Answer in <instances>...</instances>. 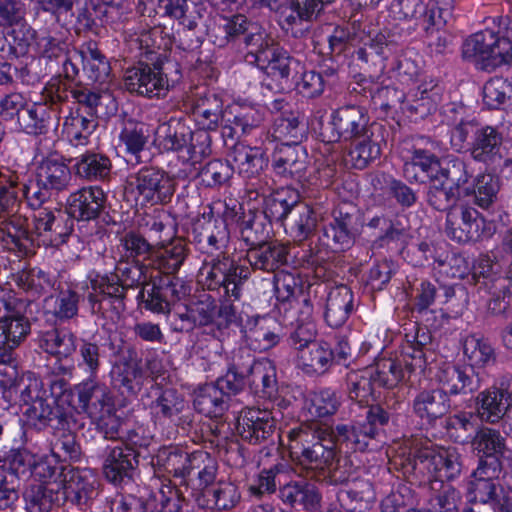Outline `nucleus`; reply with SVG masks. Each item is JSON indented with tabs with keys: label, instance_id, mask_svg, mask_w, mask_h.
<instances>
[{
	"label": "nucleus",
	"instance_id": "f257e3e1",
	"mask_svg": "<svg viewBox=\"0 0 512 512\" xmlns=\"http://www.w3.org/2000/svg\"><path fill=\"white\" fill-rule=\"evenodd\" d=\"M153 245L141 234L129 231L120 239L114 251L115 276L97 275L87 285V298L93 312L102 310V303L109 301L117 312L124 310L125 287L145 282L140 263L152 258Z\"/></svg>",
	"mask_w": 512,
	"mask_h": 512
},
{
	"label": "nucleus",
	"instance_id": "f03ea898",
	"mask_svg": "<svg viewBox=\"0 0 512 512\" xmlns=\"http://www.w3.org/2000/svg\"><path fill=\"white\" fill-rule=\"evenodd\" d=\"M74 392L78 397L81 411L96 423L105 438L116 437L121 420L116 415V407L110 389L104 383L96 380V377H92L75 385Z\"/></svg>",
	"mask_w": 512,
	"mask_h": 512
},
{
	"label": "nucleus",
	"instance_id": "7ed1b4c3",
	"mask_svg": "<svg viewBox=\"0 0 512 512\" xmlns=\"http://www.w3.org/2000/svg\"><path fill=\"white\" fill-rule=\"evenodd\" d=\"M20 397L28 406L25 411L28 422L33 426H44L51 420L54 406L65 411L71 392L63 389L62 383H53L51 392L44 388L43 382L33 373H25L19 383Z\"/></svg>",
	"mask_w": 512,
	"mask_h": 512
},
{
	"label": "nucleus",
	"instance_id": "20e7f679",
	"mask_svg": "<svg viewBox=\"0 0 512 512\" xmlns=\"http://www.w3.org/2000/svg\"><path fill=\"white\" fill-rule=\"evenodd\" d=\"M309 435L317 441L311 447L303 449V462L311 469L326 473L332 483L348 481L350 466L346 458L338 455L333 427L311 426Z\"/></svg>",
	"mask_w": 512,
	"mask_h": 512
},
{
	"label": "nucleus",
	"instance_id": "39448f33",
	"mask_svg": "<svg viewBox=\"0 0 512 512\" xmlns=\"http://www.w3.org/2000/svg\"><path fill=\"white\" fill-rule=\"evenodd\" d=\"M507 36L499 37L486 30L478 32L465 40L462 47L463 57L472 61L477 68L493 69L503 63L512 64V21L507 16L503 19Z\"/></svg>",
	"mask_w": 512,
	"mask_h": 512
},
{
	"label": "nucleus",
	"instance_id": "423d86ee",
	"mask_svg": "<svg viewBox=\"0 0 512 512\" xmlns=\"http://www.w3.org/2000/svg\"><path fill=\"white\" fill-rule=\"evenodd\" d=\"M155 141L165 150H186L193 162L200 161L209 152L207 132H193L183 121L171 118L161 123L155 131Z\"/></svg>",
	"mask_w": 512,
	"mask_h": 512
},
{
	"label": "nucleus",
	"instance_id": "0eeeda50",
	"mask_svg": "<svg viewBox=\"0 0 512 512\" xmlns=\"http://www.w3.org/2000/svg\"><path fill=\"white\" fill-rule=\"evenodd\" d=\"M408 460L420 471H427L434 480L432 489L438 482L450 481L461 473L460 455L455 448H433L430 446L410 447Z\"/></svg>",
	"mask_w": 512,
	"mask_h": 512
},
{
	"label": "nucleus",
	"instance_id": "6e6552de",
	"mask_svg": "<svg viewBox=\"0 0 512 512\" xmlns=\"http://www.w3.org/2000/svg\"><path fill=\"white\" fill-rule=\"evenodd\" d=\"M340 406L341 398L331 388L308 392L301 409L303 423L288 432L289 440L307 442L311 426H327L322 421L335 415Z\"/></svg>",
	"mask_w": 512,
	"mask_h": 512
},
{
	"label": "nucleus",
	"instance_id": "1a4fd4ad",
	"mask_svg": "<svg viewBox=\"0 0 512 512\" xmlns=\"http://www.w3.org/2000/svg\"><path fill=\"white\" fill-rule=\"evenodd\" d=\"M248 276L247 267L235 265L233 260L223 256L203 263L198 272V282L208 290L223 287L227 296L238 300L242 285Z\"/></svg>",
	"mask_w": 512,
	"mask_h": 512
},
{
	"label": "nucleus",
	"instance_id": "9d476101",
	"mask_svg": "<svg viewBox=\"0 0 512 512\" xmlns=\"http://www.w3.org/2000/svg\"><path fill=\"white\" fill-rule=\"evenodd\" d=\"M128 186L141 205H163L175 192L174 179L163 170L142 168L128 178Z\"/></svg>",
	"mask_w": 512,
	"mask_h": 512
},
{
	"label": "nucleus",
	"instance_id": "9b49d317",
	"mask_svg": "<svg viewBox=\"0 0 512 512\" xmlns=\"http://www.w3.org/2000/svg\"><path fill=\"white\" fill-rule=\"evenodd\" d=\"M49 191L39 184L38 179L19 185V176L7 169L0 170V214L14 213L22 197L34 210L42 209V204L49 198Z\"/></svg>",
	"mask_w": 512,
	"mask_h": 512
},
{
	"label": "nucleus",
	"instance_id": "f8f14e48",
	"mask_svg": "<svg viewBox=\"0 0 512 512\" xmlns=\"http://www.w3.org/2000/svg\"><path fill=\"white\" fill-rule=\"evenodd\" d=\"M253 42L252 52H247L246 60L255 63L261 70L276 80L288 79L292 69L299 63L289 53L276 44L268 34L258 36Z\"/></svg>",
	"mask_w": 512,
	"mask_h": 512
},
{
	"label": "nucleus",
	"instance_id": "ddd939ff",
	"mask_svg": "<svg viewBox=\"0 0 512 512\" xmlns=\"http://www.w3.org/2000/svg\"><path fill=\"white\" fill-rule=\"evenodd\" d=\"M426 360L419 349L402 354V360L381 359L375 365L366 368L375 387L392 389L416 371H423Z\"/></svg>",
	"mask_w": 512,
	"mask_h": 512
},
{
	"label": "nucleus",
	"instance_id": "4468645a",
	"mask_svg": "<svg viewBox=\"0 0 512 512\" xmlns=\"http://www.w3.org/2000/svg\"><path fill=\"white\" fill-rule=\"evenodd\" d=\"M493 233L492 224L473 207L462 206L459 210H449L447 213L446 234L458 243L488 238Z\"/></svg>",
	"mask_w": 512,
	"mask_h": 512
},
{
	"label": "nucleus",
	"instance_id": "2eb2a0df",
	"mask_svg": "<svg viewBox=\"0 0 512 512\" xmlns=\"http://www.w3.org/2000/svg\"><path fill=\"white\" fill-rule=\"evenodd\" d=\"M279 416L275 409L244 408L236 418V431L243 440L260 443L274 433Z\"/></svg>",
	"mask_w": 512,
	"mask_h": 512
},
{
	"label": "nucleus",
	"instance_id": "dca6fc26",
	"mask_svg": "<svg viewBox=\"0 0 512 512\" xmlns=\"http://www.w3.org/2000/svg\"><path fill=\"white\" fill-rule=\"evenodd\" d=\"M124 86L129 92L148 98L164 97L170 89L168 77L161 67L148 64L127 69L124 75Z\"/></svg>",
	"mask_w": 512,
	"mask_h": 512
},
{
	"label": "nucleus",
	"instance_id": "f3484780",
	"mask_svg": "<svg viewBox=\"0 0 512 512\" xmlns=\"http://www.w3.org/2000/svg\"><path fill=\"white\" fill-rule=\"evenodd\" d=\"M330 125L332 132L327 137L329 142L352 141L369 132L368 117L362 108L354 105L341 107L334 111L331 115Z\"/></svg>",
	"mask_w": 512,
	"mask_h": 512
},
{
	"label": "nucleus",
	"instance_id": "a211bd4d",
	"mask_svg": "<svg viewBox=\"0 0 512 512\" xmlns=\"http://www.w3.org/2000/svg\"><path fill=\"white\" fill-rule=\"evenodd\" d=\"M380 93L388 98V102L383 104L385 107L395 106L396 103H399L402 111L408 113L409 116L424 117L436 106L437 94L429 91L427 86H420L408 95L393 87H385Z\"/></svg>",
	"mask_w": 512,
	"mask_h": 512
},
{
	"label": "nucleus",
	"instance_id": "6ab92c4d",
	"mask_svg": "<svg viewBox=\"0 0 512 512\" xmlns=\"http://www.w3.org/2000/svg\"><path fill=\"white\" fill-rule=\"evenodd\" d=\"M440 391L448 395L468 394L481 386V379L475 370L446 364L440 367L435 375Z\"/></svg>",
	"mask_w": 512,
	"mask_h": 512
},
{
	"label": "nucleus",
	"instance_id": "aec40b11",
	"mask_svg": "<svg viewBox=\"0 0 512 512\" xmlns=\"http://www.w3.org/2000/svg\"><path fill=\"white\" fill-rule=\"evenodd\" d=\"M468 150L476 162L495 165L501 161L503 136L494 126L480 125L475 137L469 142Z\"/></svg>",
	"mask_w": 512,
	"mask_h": 512
},
{
	"label": "nucleus",
	"instance_id": "412c9836",
	"mask_svg": "<svg viewBox=\"0 0 512 512\" xmlns=\"http://www.w3.org/2000/svg\"><path fill=\"white\" fill-rule=\"evenodd\" d=\"M272 166L278 176L302 182L306 179L307 152L300 145L284 144L275 153Z\"/></svg>",
	"mask_w": 512,
	"mask_h": 512
},
{
	"label": "nucleus",
	"instance_id": "4be33fe9",
	"mask_svg": "<svg viewBox=\"0 0 512 512\" xmlns=\"http://www.w3.org/2000/svg\"><path fill=\"white\" fill-rule=\"evenodd\" d=\"M30 331L28 320L21 315L0 318V365L11 364L12 350L26 338Z\"/></svg>",
	"mask_w": 512,
	"mask_h": 512
},
{
	"label": "nucleus",
	"instance_id": "5701e85b",
	"mask_svg": "<svg viewBox=\"0 0 512 512\" xmlns=\"http://www.w3.org/2000/svg\"><path fill=\"white\" fill-rule=\"evenodd\" d=\"M57 485V499L70 500L78 505L86 503L95 493V481L78 470H68L60 474Z\"/></svg>",
	"mask_w": 512,
	"mask_h": 512
},
{
	"label": "nucleus",
	"instance_id": "b1692460",
	"mask_svg": "<svg viewBox=\"0 0 512 512\" xmlns=\"http://www.w3.org/2000/svg\"><path fill=\"white\" fill-rule=\"evenodd\" d=\"M510 407V393L506 389L491 387L476 397V415L490 424L499 422Z\"/></svg>",
	"mask_w": 512,
	"mask_h": 512
},
{
	"label": "nucleus",
	"instance_id": "393cba45",
	"mask_svg": "<svg viewBox=\"0 0 512 512\" xmlns=\"http://www.w3.org/2000/svg\"><path fill=\"white\" fill-rule=\"evenodd\" d=\"M105 201V194L98 186L83 187L73 192L68 200L69 213L79 220L96 218Z\"/></svg>",
	"mask_w": 512,
	"mask_h": 512
},
{
	"label": "nucleus",
	"instance_id": "a878e982",
	"mask_svg": "<svg viewBox=\"0 0 512 512\" xmlns=\"http://www.w3.org/2000/svg\"><path fill=\"white\" fill-rule=\"evenodd\" d=\"M36 177L45 190L56 192L67 189L72 180L68 164L59 155L44 158L37 167Z\"/></svg>",
	"mask_w": 512,
	"mask_h": 512
},
{
	"label": "nucleus",
	"instance_id": "bb28decb",
	"mask_svg": "<svg viewBox=\"0 0 512 512\" xmlns=\"http://www.w3.org/2000/svg\"><path fill=\"white\" fill-rule=\"evenodd\" d=\"M442 291L443 293L438 295L434 284L428 281L421 282L420 285L416 288L414 299V308L416 311L419 313L428 311L431 305H433L438 299L440 304L447 305V313L454 314L455 316L461 314L463 310V304L454 303L456 300L454 288L451 286H445L442 288Z\"/></svg>",
	"mask_w": 512,
	"mask_h": 512
},
{
	"label": "nucleus",
	"instance_id": "cd10ccee",
	"mask_svg": "<svg viewBox=\"0 0 512 512\" xmlns=\"http://www.w3.org/2000/svg\"><path fill=\"white\" fill-rule=\"evenodd\" d=\"M34 229L39 236L44 237L43 242L58 246L66 242L69 233L63 227L64 217L59 210L42 208L33 215Z\"/></svg>",
	"mask_w": 512,
	"mask_h": 512
},
{
	"label": "nucleus",
	"instance_id": "c85d7f7f",
	"mask_svg": "<svg viewBox=\"0 0 512 512\" xmlns=\"http://www.w3.org/2000/svg\"><path fill=\"white\" fill-rule=\"evenodd\" d=\"M136 464L137 455L132 449L109 447L103 462V473L109 482L119 484L124 478L130 477Z\"/></svg>",
	"mask_w": 512,
	"mask_h": 512
},
{
	"label": "nucleus",
	"instance_id": "c756f323",
	"mask_svg": "<svg viewBox=\"0 0 512 512\" xmlns=\"http://www.w3.org/2000/svg\"><path fill=\"white\" fill-rule=\"evenodd\" d=\"M230 156L233 169L244 178L257 176L268 165V158L260 147L237 143L234 145Z\"/></svg>",
	"mask_w": 512,
	"mask_h": 512
},
{
	"label": "nucleus",
	"instance_id": "7c9ffc66",
	"mask_svg": "<svg viewBox=\"0 0 512 512\" xmlns=\"http://www.w3.org/2000/svg\"><path fill=\"white\" fill-rule=\"evenodd\" d=\"M353 310V293L345 285L332 288L326 298L324 318L330 327H341Z\"/></svg>",
	"mask_w": 512,
	"mask_h": 512
},
{
	"label": "nucleus",
	"instance_id": "2f4dec72",
	"mask_svg": "<svg viewBox=\"0 0 512 512\" xmlns=\"http://www.w3.org/2000/svg\"><path fill=\"white\" fill-rule=\"evenodd\" d=\"M299 368L307 375H323L333 365L334 353L326 342L318 341L296 354Z\"/></svg>",
	"mask_w": 512,
	"mask_h": 512
},
{
	"label": "nucleus",
	"instance_id": "473e14b6",
	"mask_svg": "<svg viewBox=\"0 0 512 512\" xmlns=\"http://www.w3.org/2000/svg\"><path fill=\"white\" fill-rule=\"evenodd\" d=\"M280 498L296 509L314 511L320 505L321 496L315 485L299 480L280 488Z\"/></svg>",
	"mask_w": 512,
	"mask_h": 512
},
{
	"label": "nucleus",
	"instance_id": "72a5a7b5",
	"mask_svg": "<svg viewBox=\"0 0 512 512\" xmlns=\"http://www.w3.org/2000/svg\"><path fill=\"white\" fill-rule=\"evenodd\" d=\"M242 364V372L245 373L247 385L255 390L261 389L263 393L271 394L276 385V369L273 362L267 358L253 360L248 354L247 360Z\"/></svg>",
	"mask_w": 512,
	"mask_h": 512
},
{
	"label": "nucleus",
	"instance_id": "f704fd0d",
	"mask_svg": "<svg viewBox=\"0 0 512 512\" xmlns=\"http://www.w3.org/2000/svg\"><path fill=\"white\" fill-rule=\"evenodd\" d=\"M495 462L488 464L480 461L477 469L473 472L472 478L468 485V495L471 501L486 504L493 500L496 496V486L493 478L497 474Z\"/></svg>",
	"mask_w": 512,
	"mask_h": 512
},
{
	"label": "nucleus",
	"instance_id": "c9c22d12",
	"mask_svg": "<svg viewBox=\"0 0 512 512\" xmlns=\"http://www.w3.org/2000/svg\"><path fill=\"white\" fill-rule=\"evenodd\" d=\"M449 400L439 389L423 390L413 400V411L427 423L443 416L449 410Z\"/></svg>",
	"mask_w": 512,
	"mask_h": 512
},
{
	"label": "nucleus",
	"instance_id": "e433bc0d",
	"mask_svg": "<svg viewBox=\"0 0 512 512\" xmlns=\"http://www.w3.org/2000/svg\"><path fill=\"white\" fill-rule=\"evenodd\" d=\"M343 508L349 512H364L372 504L375 494L367 480H353L338 493Z\"/></svg>",
	"mask_w": 512,
	"mask_h": 512
},
{
	"label": "nucleus",
	"instance_id": "4c0bfd02",
	"mask_svg": "<svg viewBox=\"0 0 512 512\" xmlns=\"http://www.w3.org/2000/svg\"><path fill=\"white\" fill-rule=\"evenodd\" d=\"M287 247L280 243H266L248 248L247 259L257 269L274 271L286 262Z\"/></svg>",
	"mask_w": 512,
	"mask_h": 512
},
{
	"label": "nucleus",
	"instance_id": "58836bf2",
	"mask_svg": "<svg viewBox=\"0 0 512 512\" xmlns=\"http://www.w3.org/2000/svg\"><path fill=\"white\" fill-rule=\"evenodd\" d=\"M335 431V446L342 452L364 451L371 439H373V431L371 426L363 427L360 423L352 425H338L333 428Z\"/></svg>",
	"mask_w": 512,
	"mask_h": 512
},
{
	"label": "nucleus",
	"instance_id": "ea45409f",
	"mask_svg": "<svg viewBox=\"0 0 512 512\" xmlns=\"http://www.w3.org/2000/svg\"><path fill=\"white\" fill-rule=\"evenodd\" d=\"M333 1L326 0H290L279 11V21L288 27L300 25L303 21H312L323 6Z\"/></svg>",
	"mask_w": 512,
	"mask_h": 512
},
{
	"label": "nucleus",
	"instance_id": "a19ab883",
	"mask_svg": "<svg viewBox=\"0 0 512 512\" xmlns=\"http://www.w3.org/2000/svg\"><path fill=\"white\" fill-rule=\"evenodd\" d=\"M352 217L349 214L334 216L333 220L323 228L321 241L333 251L344 250L354 241L351 230Z\"/></svg>",
	"mask_w": 512,
	"mask_h": 512
},
{
	"label": "nucleus",
	"instance_id": "79ce46f5",
	"mask_svg": "<svg viewBox=\"0 0 512 512\" xmlns=\"http://www.w3.org/2000/svg\"><path fill=\"white\" fill-rule=\"evenodd\" d=\"M353 145L344 158L346 165L356 169H364L381 155L378 141L372 139L369 132L353 140Z\"/></svg>",
	"mask_w": 512,
	"mask_h": 512
},
{
	"label": "nucleus",
	"instance_id": "37998d69",
	"mask_svg": "<svg viewBox=\"0 0 512 512\" xmlns=\"http://www.w3.org/2000/svg\"><path fill=\"white\" fill-rule=\"evenodd\" d=\"M111 168L110 159L100 153H84L75 159L74 164L76 175L87 181L106 179Z\"/></svg>",
	"mask_w": 512,
	"mask_h": 512
},
{
	"label": "nucleus",
	"instance_id": "c03bdc74",
	"mask_svg": "<svg viewBox=\"0 0 512 512\" xmlns=\"http://www.w3.org/2000/svg\"><path fill=\"white\" fill-rule=\"evenodd\" d=\"M193 116L202 132L215 130L224 118L221 99L215 94L199 98L194 106Z\"/></svg>",
	"mask_w": 512,
	"mask_h": 512
},
{
	"label": "nucleus",
	"instance_id": "a18cd8bd",
	"mask_svg": "<svg viewBox=\"0 0 512 512\" xmlns=\"http://www.w3.org/2000/svg\"><path fill=\"white\" fill-rule=\"evenodd\" d=\"M222 29L228 41H233L240 35H244V42L248 48V52H252V47H255L253 42H256V37L267 35L266 31L259 24L248 21V19L241 14L234 15L231 18H225Z\"/></svg>",
	"mask_w": 512,
	"mask_h": 512
},
{
	"label": "nucleus",
	"instance_id": "49530a36",
	"mask_svg": "<svg viewBox=\"0 0 512 512\" xmlns=\"http://www.w3.org/2000/svg\"><path fill=\"white\" fill-rule=\"evenodd\" d=\"M195 409L207 417H219L227 409L226 394L214 383L200 387L194 398Z\"/></svg>",
	"mask_w": 512,
	"mask_h": 512
},
{
	"label": "nucleus",
	"instance_id": "de8ad7c7",
	"mask_svg": "<svg viewBox=\"0 0 512 512\" xmlns=\"http://www.w3.org/2000/svg\"><path fill=\"white\" fill-rule=\"evenodd\" d=\"M216 311V305L210 297L177 308L175 314L183 322L181 329L194 326H205L211 323Z\"/></svg>",
	"mask_w": 512,
	"mask_h": 512
},
{
	"label": "nucleus",
	"instance_id": "09e8293b",
	"mask_svg": "<svg viewBox=\"0 0 512 512\" xmlns=\"http://www.w3.org/2000/svg\"><path fill=\"white\" fill-rule=\"evenodd\" d=\"M10 465L17 474L30 473L44 480L54 474V469L47 462L26 449L14 451L11 455Z\"/></svg>",
	"mask_w": 512,
	"mask_h": 512
},
{
	"label": "nucleus",
	"instance_id": "8fccbe9b",
	"mask_svg": "<svg viewBox=\"0 0 512 512\" xmlns=\"http://www.w3.org/2000/svg\"><path fill=\"white\" fill-rule=\"evenodd\" d=\"M58 482H49L47 485L34 484L24 492L26 509L28 512H48L54 503H60L57 499Z\"/></svg>",
	"mask_w": 512,
	"mask_h": 512
},
{
	"label": "nucleus",
	"instance_id": "3c124183",
	"mask_svg": "<svg viewBox=\"0 0 512 512\" xmlns=\"http://www.w3.org/2000/svg\"><path fill=\"white\" fill-rule=\"evenodd\" d=\"M75 57L81 58L83 70L94 82L104 83L108 80L111 67L106 57L92 45L85 50L75 51Z\"/></svg>",
	"mask_w": 512,
	"mask_h": 512
},
{
	"label": "nucleus",
	"instance_id": "603ef678",
	"mask_svg": "<svg viewBox=\"0 0 512 512\" xmlns=\"http://www.w3.org/2000/svg\"><path fill=\"white\" fill-rule=\"evenodd\" d=\"M156 464L168 474L185 477L192 473V453L188 454L177 447L164 448L158 453Z\"/></svg>",
	"mask_w": 512,
	"mask_h": 512
},
{
	"label": "nucleus",
	"instance_id": "864d4df0",
	"mask_svg": "<svg viewBox=\"0 0 512 512\" xmlns=\"http://www.w3.org/2000/svg\"><path fill=\"white\" fill-rule=\"evenodd\" d=\"M463 353L468 368H483L495 362L494 350L490 343L476 335H468L463 341Z\"/></svg>",
	"mask_w": 512,
	"mask_h": 512
},
{
	"label": "nucleus",
	"instance_id": "5fc2aeb1",
	"mask_svg": "<svg viewBox=\"0 0 512 512\" xmlns=\"http://www.w3.org/2000/svg\"><path fill=\"white\" fill-rule=\"evenodd\" d=\"M186 257V249L180 240L173 241L166 247L153 249L152 263L165 274L176 273Z\"/></svg>",
	"mask_w": 512,
	"mask_h": 512
},
{
	"label": "nucleus",
	"instance_id": "6e6d98bb",
	"mask_svg": "<svg viewBox=\"0 0 512 512\" xmlns=\"http://www.w3.org/2000/svg\"><path fill=\"white\" fill-rule=\"evenodd\" d=\"M270 318H256L254 323H249L245 329V337L250 347L254 350L265 351L274 347L279 342V335L270 329Z\"/></svg>",
	"mask_w": 512,
	"mask_h": 512
},
{
	"label": "nucleus",
	"instance_id": "4d7b16f0",
	"mask_svg": "<svg viewBox=\"0 0 512 512\" xmlns=\"http://www.w3.org/2000/svg\"><path fill=\"white\" fill-rule=\"evenodd\" d=\"M318 215L308 205H296L290 223V232L297 241H304L310 238L316 231Z\"/></svg>",
	"mask_w": 512,
	"mask_h": 512
},
{
	"label": "nucleus",
	"instance_id": "13d9d810",
	"mask_svg": "<svg viewBox=\"0 0 512 512\" xmlns=\"http://www.w3.org/2000/svg\"><path fill=\"white\" fill-rule=\"evenodd\" d=\"M472 172L469 169V164L456 156L448 155L442 159L439 177L449 186H453L459 193V189L467 184L471 178Z\"/></svg>",
	"mask_w": 512,
	"mask_h": 512
},
{
	"label": "nucleus",
	"instance_id": "bf43d9fd",
	"mask_svg": "<svg viewBox=\"0 0 512 512\" xmlns=\"http://www.w3.org/2000/svg\"><path fill=\"white\" fill-rule=\"evenodd\" d=\"M94 128V121L78 112L70 113L63 123V133L75 147L87 145Z\"/></svg>",
	"mask_w": 512,
	"mask_h": 512
},
{
	"label": "nucleus",
	"instance_id": "052dcab7",
	"mask_svg": "<svg viewBox=\"0 0 512 512\" xmlns=\"http://www.w3.org/2000/svg\"><path fill=\"white\" fill-rule=\"evenodd\" d=\"M75 336L66 330H51L42 335L40 347L47 353L66 358L76 349Z\"/></svg>",
	"mask_w": 512,
	"mask_h": 512
},
{
	"label": "nucleus",
	"instance_id": "680f3d73",
	"mask_svg": "<svg viewBox=\"0 0 512 512\" xmlns=\"http://www.w3.org/2000/svg\"><path fill=\"white\" fill-rule=\"evenodd\" d=\"M186 407L183 396L173 389L164 390L153 402L151 411L156 419L173 421Z\"/></svg>",
	"mask_w": 512,
	"mask_h": 512
},
{
	"label": "nucleus",
	"instance_id": "e2e57ef3",
	"mask_svg": "<svg viewBox=\"0 0 512 512\" xmlns=\"http://www.w3.org/2000/svg\"><path fill=\"white\" fill-rule=\"evenodd\" d=\"M472 446L479 454L487 457H498L505 451V439L499 431L483 427L474 436Z\"/></svg>",
	"mask_w": 512,
	"mask_h": 512
},
{
	"label": "nucleus",
	"instance_id": "0e129e2a",
	"mask_svg": "<svg viewBox=\"0 0 512 512\" xmlns=\"http://www.w3.org/2000/svg\"><path fill=\"white\" fill-rule=\"evenodd\" d=\"M499 188V180L494 175L490 173L477 175L471 191L475 204L483 209L488 208L496 200Z\"/></svg>",
	"mask_w": 512,
	"mask_h": 512
},
{
	"label": "nucleus",
	"instance_id": "69168bd1",
	"mask_svg": "<svg viewBox=\"0 0 512 512\" xmlns=\"http://www.w3.org/2000/svg\"><path fill=\"white\" fill-rule=\"evenodd\" d=\"M459 193L448 183L438 179L431 180L427 192L428 203L438 211L451 210L450 207L457 201Z\"/></svg>",
	"mask_w": 512,
	"mask_h": 512
},
{
	"label": "nucleus",
	"instance_id": "338daca9",
	"mask_svg": "<svg viewBox=\"0 0 512 512\" xmlns=\"http://www.w3.org/2000/svg\"><path fill=\"white\" fill-rule=\"evenodd\" d=\"M347 384L350 399L360 404L368 403L376 388L366 369L360 372H350L347 376Z\"/></svg>",
	"mask_w": 512,
	"mask_h": 512
},
{
	"label": "nucleus",
	"instance_id": "774afa93",
	"mask_svg": "<svg viewBox=\"0 0 512 512\" xmlns=\"http://www.w3.org/2000/svg\"><path fill=\"white\" fill-rule=\"evenodd\" d=\"M18 285L33 295H40L49 292L54 286V277L41 269H30L18 275Z\"/></svg>",
	"mask_w": 512,
	"mask_h": 512
}]
</instances>
